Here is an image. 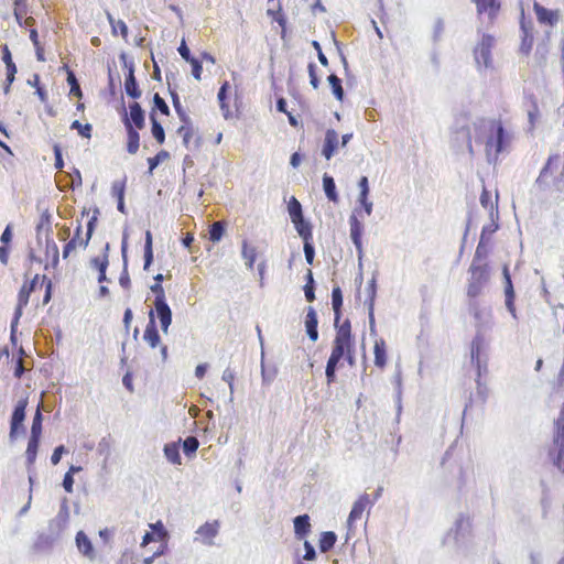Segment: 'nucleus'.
<instances>
[{
	"instance_id": "nucleus-14",
	"label": "nucleus",
	"mask_w": 564,
	"mask_h": 564,
	"mask_svg": "<svg viewBox=\"0 0 564 564\" xmlns=\"http://www.w3.org/2000/svg\"><path fill=\"white\" fill-rule=\"evenodd\" d=\"M502 275H503V283H505V290H503L505 291V304H506L508 312L511 314V316L514 319H517L518 316H517V310H516V305H514L516 293H514V288L512 284L511 275H510V272H509V269L507 265L503 267Z\"/></svg>"
},
{
	"instance_id": "nucleus-55",
	"label": "nucleus",
	"mask_w": 564,
	"mask_h": 564,
	"mask_svg": "<svg viewBox=\"0 0 564 564\" xmlns=\"http://www.w3.org/2000/svg\"><path fill=\"white\" fill-rule=\"evenodd\" d=\"M230 85L228 82H225L220 88H219V91H218V100H219V104H220V108L223 110H226V113H225V117L228 116V112H229V109H228V105L226 104V99H227V90L229 89Z\"/></svg>"
},
{
	"instance_id": "nucleus-11",
	"label": "nucleus",
	"mask_w": 564,
	"mask_h": 564,
	"mask_svg": "<svg viewBox=\"0 0 564 564\" xmlns=\"http://www.w3.org/2000/svg\"><path fill=\"white\" fill-rule=\"evenodd\" d=\"M470 531L469 518L460 513L454 522L453 528L447 532L443 540V544L458 546L459 543L468 535Z\"/></svg>"
},
{
	"instance_id": "nucleus-25",
	"label": "nucleus",
	"mask_w": 564,
	"mask_h": 564,
	"mask_svg": "<svg viewBox=\"0 0 564 564\" xmlns=\"http://www.w3.org/2000/svg\"><path fill=\"white\" fill-rule=\"evenodd\" d=\"M294 533L299 540L306 538L311 532V522L308 514L297 516L294 521Z\"/></svg>"
},
{
	"instance_id": "nucleus-13",
	"label": "nucleus",
	"mask_w": 564,
	"mask_h": 564,
	"mask_svg": "<svg viewBox=\"0 0 564 564\" xmlns=\"http://www.w3.org/2000/svg\"><path fill=\"white\" fill-rule=\"evenodd\" d=\"M90 240V234H83V226L78 224L76 227L74 237L64 246L63 248V258L66 259L69 254L75 251L77 248L85 249Z\"/></svg>"
},
{
	"instance_id": "nucleus-46",
	"label": "nucleus",
	"mask_w": 564,
	"mask_h": 564,
	"mask_svg": "<svg viewBox=\"0 0 564 564\" xmlns=\"http://www.w3.org/2000/svg\"><path fill=\"white\" fill-rule=\"evenodd\" d=\"M153 261L152 250V235L150 230L145 232V246H144V269L147 270Z\"/></svg>"
},
{
	"instance_id": "nucleus-17",
	"label": "nucleus",
	"mask_w": 564,
	"mask_h": 564,
	"mask_svg": "<svg viewBox=\"0 0 564 564\" xmlns=\"http://www.w3.org/2000/svg\"><path fill=\"white\" fill-rule=\"evenodd\" d=\"M469 311L476 319V335L478 334V329L480 325L487 323L488 328L484 329V337L487 339L486 334L491 329L492 322L491 315L486 310H481L475 300H470L469 302Z\"/></svg>"
},
{
	"instance_id": "nucleus-45",
	"label": "nucleus",
	"mask_w": 564,
	"mask_h": 564,
	"mask_svg": "<svg viewBox=\"0 0 564 564\" xmlns=\"http://www.w3.org/2000/svg\"><path fill=\"white\" fill-rule=\"evenodd\" d=\"M13 13L18 23L21 24L28 14V0H14Z\"/></svg>"
},
{
	"instance_id": "nucleus-31",
	"label": "nucleus",
	"mask_w": 564,
	"mask_h": 564,
	"mask_svg": "<svg viewBox=\"0 0 564 564\" xmlns=\"http://www.w3.org/2000/svg\"><path fill=\"white\" fill-rule=\"evenodd\" d=\"M76 544H77L78 550L85 556H88L90 558L94 557L93 544H91L90 540L88 539V536L83 531L77 532Z\"/></svg>"
},
{
	"instance_id": "nucleus-54",
	"label": "nucleus",
	"mask_w": 564,
	"mask_h": 564,
	"mask_svg": "<svg viewBox=\"0 0 564 564\" xmlns=\"http://www.w3.org/2000/svg\"><path fill=\"white\" fill-rule=\"evenodd\" d=\"M533 45V33L521 34L520 52L529 55Z\"/></svg>"
},
{
	"instance_id": "nucleus-18",
	"label": "nucleus",
	"mask_w": 564,
	"mask_h": 564,
	"mask_svg": "<svg viewBox=\"0 0 564 564\" xmlns=\"http://www.w3.org/2000/svg\"><path fill=\"white\" fill-rule=\"evenodd\" d=\"M389 361L388 345L383 338H377L373 343V364L383 370Z\"/></svg>"
},
{
	"instance_id": "nucleus-4",
	"label": "nucleus",
	"mask_w": 564,
	"mask_h": 564,
	"mask_svg": "<svg viewBox=\"0 0 564 564\" xmlns=\"http://www.w3.org/2000/svg\"><path fill=\"white\" fill-rule=\"evenodd\" d=\"M488 328V324L480 325L478 334L475 335L470 345V361L476 369V393L475 398L481 404H485L489 389L486 383L481 382V377L488 372V339L484 337V329Z\"/></svg>"
},
{
	"instance_id": "nucleus-12",
	"label": "nucleus",
	"mask_w": 564,
	"mask_h": 564,
	"mask_svg": "<svg viewBox=\"0 0 564 564\" xmlns=\"http://www.w3.org/2000/svg\"><path fill=\"white\" fill-rule=\"evenodd\" d=\"M553 445L550 458H564V401L558 417L554 422Z\"/></svg>"
},
{
	"instance_id": "nucleus-21",
	"label": "nucleus",
	"mask_w": 564,
	"mask_h": 564,
	"mask_svg": "<svg viewBox=\"0 0 564 564\" xmlns=\"http://www.w3.org/2000/svg\"><path fill=\"white\" fill-rule=\"evenodd\" d=\"M338 133L334 129H328L325 133V140L322 150V154L325 156L326 160H329L334 155L338 147Z\"/></svg>"
},
{
	"instance_id": "nucleus-16",
	"label": "nucleus",
	"mask_w": 564,
	"mask_h": 564,
	"mask_svg": "<svg viewBox=\"0 0 564 564\" xmlns=\"http://www.w3.org/2000/svg\"><path fill=\"white\" fill-rule=\"evenodd\" d=\"M28 406V399H20L13 410L10 424V435L13 437L23 427L25 419V409Z\"/></svg>"
},
{
	"instance_id": "nucleus-29",
	"label": "nucleus",
	"mask_w": 564,
	"mask_h": 564,
	"mask_svg": "<svg viewBox=\"0 0 564 564\" xmlns=\"http://www.w3.org/2000/svg\"><path fill=\"white\" fill-rule=\"evenodd\" d=\"M219 529L218 521L206 522L197 530V534L206 543H212L213 539L217 535Z\"/></svg>"
},
{
	"instance_id": "nucleus-10",
	"label": "nucleus",
	"mask_w": 564,
	"mask_h": 564,
	"mask_svg": "<svg viewBox=\"0 0 564 564\" xmlns=\"http://www.w3.org/2000/svg\"><path fill=\"white\" fill-rule=\"evenodd\" d=\"M383 491L382 487H378L372 498L368 494H362L352 505L350 513L348 516V524L352 525L357 521L362 519L365 511L369 510L373 503L381 497Z\"/></svg>"
},
{
	"instance_id": "nucleus-58",
	"label": "nucleus",
	"mask_w": 564,
	"mask_h": 564,
	"mask_svg": "<svg viewBox=\"0 0 564 564\" xmlns=\"http://www.w3.org/2000/svg\"><path fill=\"white\" fill-rule=\"evenodd\" d=\"M166 458H180V442H172L164 446Z\"/></svg>"
},
{
	"instance_id": "nucleus-39",
	"label": "nucleus",
	"mask_w": 564,
	"mask_h": 564,
	"mask_svg": "<svg viewBox=\"0 0 564 564\" xmlns=\"http://www.w3.org/2000/svg\"><path fill=\"white\" fill-rule=\"evenodd\" d=\"M108 20H109V23L111 25L112 34L113 35L120 34L122 36V39L127 41L128 35H129V31H128V26L124 23V21L116 20L110 14H108Z\"/></svg>"
},
{
	"instance_id": "nucleus-62",
	"label": "nucleus",
	"mask_w": 564,
	"mask_h": 564,
	"mask_svg": "<svg viewBox=\"0 0 564 564\" xmlns=\"http://www.w3.org/2000/svg\"><path fill=\"white\" fill-rule=\"evenodd\" d=\"M492 223L482 227L480 239L481 242H485L489 237L497 231L499 228L498 224L491 218Z\"/></svg>"
},
{
	"instance_id": "nucleus-52",
	"label": "nucleus",
	"mask_w": 564,
	"mask_h": 564,
	"mask_svg": "<svg viewBox=\"0 0 564 564\" xmlns=\"http://www.w3.org/2000/svg\"><path fill=\"white\" fill-rule=\"evenodd\" d=\"M169 158V152L165 150L160 151L156 155L148 159L149 164V174L151 175L154 169L160 164V162L166 160Z\"/></svg>"
},
{
	"instance_id": "nucleus-2",
	"label": "nucleus",
	"mask_w": 564,
	"mask_h": 564,
	"mask_svg": "<svg viewBox=\"0 0 564 564\" xmlns=\"http://www.w3.org/2000/svg\"><path fill=\"white\" fill-rule=\"evenodd\" d=\"M335 328L336 334L325 369L328 384L336 381V369L341 359L347 360L350 366L355 364V339L351 333L350 321L346 318L340 325H335Z\"/></svg>"
},
{
	"instance_id": "nucleus-50",
	"label": "nucleus",
	"mask_w": 564,
	"mask_h": 564,
	"mask_svg": "<svg viewBox=\"0 0 564 564\" xmlns=\"http://www.w3.org/2000/svg\"><path fill=\"white\" fill-rule=\"evenodd\" d=\"M198 441L196 437L194 436H188L184 440L182 446H183V452L186 456H191L192 454H194L196 452V449L198 448Z\"/></svg>"
},
{
	"instance_id": "nucleus-33",
	"label": "nucleus",
	"mask_w": 564,
	"mask_h": 564,
	"mask_svg": "<svg viewBox=\"0 0 564 564\" xmlns=\"http://www.w3.org/2000/svg\"><path fill=\"white\" fill-rule=\"evenodd\" d=\"M274 0H269V3H272ZM267 14L271 17L274 21H276L282 28L285 26L286 19L283 13L282 4L280 0H276V2L268 8Z\"/></svg>"
},
{
	"instance_id": "nucleus-35",
	"label": "nucleus",
	"mask_w": 564,
	"mask_h": 564,
	"mask_svg": "<svg viewBox=\"0 0 564 564\" xmlns=\"http://www.w3.org/2000/svg\"><path fill=\"white\" fill-rule=\"evenodd\" d=\"M337 541V536L333 531L323 532L319 536L318 547L321 552L326 553L332 550Z\"/></svg>"
},
{
	"instance_id": "nucleus-48",
	"label": "nucleus",
	"mask_w": 564,
	"mask_h": 564,
	"mask_svg": "<svg viewBox=\"0 0 564 564\" xmlns=\"http://www.w3.org/2000/svg\"><path fill=\"white\" fill-rule=\"evenodd\" d=\"M151 110H159L162 115L169 116L170 115V108L165 100L156 93L153 96V108ZM156 116V113H154Z\"/></svg>"
},
{
	"instance_id": "nucleus-32",
	"label": "nucleus",
	"mask_w": 564,
	"mask_h": 564,
	"mask_svg": "<svg viewBox=\"0 0 564 564\" xmlns=\"http://www.w3.org/2000/svg\"><path fill=\"white\" fill-rule=\"evenodd\" d=\"M150 120L151 132L153 138L156 140L159 144H163L165 142V132L162 124L159 122L156 116L154 115V110L150 111Z\"/></svg>"
},
{
	"instance_id": "nucleus-36",
	"label": "nucleus",
	"mask_w": 564,
	"mask_h": 564,
	"mask_svg": "<svg viewBox=\"0 0 564 564\" xmlns=\"http://www.w3.org/2000/svg\"><path fill=\"white\" fill-rule=\"evenodd\" d=\"M241 254L246 265L252 270L257 259V249L253 246H250L247 240H243Z\"/></svg>"
},
{
	"instance_id": "nucleus-6",
	"label": "nucleus",
	"mask_w": 564,
	"mask_h": 564,
	"mask_svg": "<svg viewBox=\"0 0 564 564\" xmlns=\"http://www.w3.org/2000/svg\"><path fill=\"white\" fill-rule=\"evenodd\" d=\"M45 288V294L43 299V304H47L52 297V281L46 275L35 274L33 279L30 281H25L19 293H18V302L14 311V316L11 323L12 329L18 325L22 314L23 308L28 305L31 293L35 290L37 284Z\"/></svg>"
},
{
	"instance_id": "nucleus-61",
	"label": "nucleus",
	"mask_w": 564,
	"mask_h": 564,
	"mask_svg": "<svg viewBox=\"0 0 564 564\" xmlns=\"http://www.w3.org/2000/svg\"><path fill=\"white\" fill-rule=\"evenodd\" d=\"M444 29V21L441 18H437L433 25L432 39L434 42H438L442 39Z\"/></svg>"
},
{
	"instance_id": "nucleus-41",
	"label": "nucleus",
	"mask_w": 564,
	"mask_h": 564,
	"mask_svg": "<svg viewBox=\"0 0 564 564\" xmlns=\"http://www.w3.org/2000/svg\"><path fill=\"white\" fill-rule=\"evenodd\" d=\"M288 212H289L291 221H294L297 219L300 220V218H303L302 205L294 196H292L289 200Z\"/></svg>"
},
{
	"instance_id": "nucleus-27",
	"label": "nucleus",
	"mask_w": 564,
	"mask_h": 564,
	"mask_svg": "<svg viewBox=\"0 0 564 564\" xmlns=\"http://www.w3.org/2000/svg\"><path fill=\"white\" fill-rule=\"evenodd\" d=\"M358 185L360 188V194H359L358 200H359L360 205L365 208L366 214L370 215L372 212V203L369 202V199H368L369 184H368L367 176H361Z\"/></svg>"
},
{
	"instance_id": "nucleus-19",
	"label": "nucleus",
	"mask_w": 564,
	"mask_h": 564,
	"mask_svg": "<svg viewBox=\"0 0 564 564\" xmlns=\"http://www.w3.org/2000/svg\"><path fill=\"white\" fill-rule=\"evenodd\" d=\"M533 10L541 24L554 26L558 22L557 11L550 10L538 2H534Z\"/></svg>"
},
{
	"instance_id": "nucleus-30",
	"label": "nucleus",
	"mask_w": 564,
	"mask_h": 564,
	"mask_svg": "<svg viewBox=\"0 0 564 564\" xmlns=\"http://www.w3.org/2000/svg\"><path fill=\"white\" fill-rule=\"evenodd\" d=\"M332 305H333V311H334V316H335V318H334L335 325H340L341 323H339V321L341 317L343 293H341V289L339 286L333 288Z\"/></svg>"
},
{
	"instance_id": "nucleus-26",
	"label": "nucleus",
	"mask_w": 564,
	"mask_h": 564,
	"mask_svg": "<svg viewBox=\"0 0 564 564\" xmlns=\"http://www.w3.org/2000/svg\"><path fill=\"white\" fill-rule=\"evenodd\" d=\"M349 225H350L351 240L355 243L357 250L359 252H361V248H362L361 236H362V231H364V226L355 215L350 216Z\"/></svg>"
},
{
	"instance_id": "nucleus-42",
	"label": "nucleus",
	"mask_w": 564,
	"mask_h": 564,
	"mask_svg": "<svg viewBox=\"0 0 564 564\" xmlns=\"http://www.w3.org/2000/svg\"><path fill=\"white\" fill-rule=\"evenodd\" d=\"M480 204L484 208H489L490 218H492L494 216H496L498 218V206H497V204L495 205L491 202V195L485 188L480 195Z\"/></svg>"
},
{
	"instance_id": "nucleus-23",
	"label": "nucleus",
	"mask_w": 564,
	"mask_h": 564,
	"mask_svg": "<svg viewBox=\"0 0 564 564\" xmlns=\"http://www.w3.org/2000/svg\"><path fill=\"white\" fill-rule=\"evenodd\" d=\"M318 319L317 314L314 307L308 306L305 316V328L306 333L312 341H316L318 339V330H317Z\"/></svg>"
},
{
	"instance_id": "nucleus-20",
	"label": "nucleus",
	"mask_w": 564,
	"mask_h": 564,
	"mask_svg": "<svg viewBox=\"0 0 564 564\" xmlns=\"http://www.w3.org/2000/svg\"><path fill=\"white\" fill-rule=\"evenodd\" d=\"M154 308L158 318L161 323V328L164 333H167L169 326L172 323V311L166 301H154Z\"/></svg>"
},
{
	"instance_id": "nucleus-37",
	"label": "nucleus",
	"mask_w": 564,
	"mask_h": 564,
	"mask_svg": "<svg viewBox=\"0 0 564 564\" xmlns=\"http://www.w3.org/2000/svg\"><path fill=\"white\" fill-rule=\"evenodd\" d=\"M323 186H324V191H325V194H326L327 198L330 202H333V203H337L338 202V194H337V191H336L335 181H334V178L330 175L324 174V176H323Z\"/></svg>"
},
{
	"instance_id": "nucleus-59",
	"label": "nucleus",
	"mask_w": 564,
	"mask_h": 564,
	"mask_svg": "<svg viewBox=\"0 0 564 564\" xmlns=\"http://www.w3.org/2000/svg\"><path fill=\"white\" fill-rule=\"evenodd\" d=\"M124 191H126V178L115 181L111 185V193L117 198H123L124 197Z\"/></svg>"
},
{
	"instance_id": "nucleus-38",
	"label": "nucleus",
	"mask_w": 564,
	"mask_h": 564,
	"mask_svg": "<svg viewBox=\"0 0 564 564\" xmlns=\"http://www.w3.org/2000/svg\"><path fill=\"white\" fill-rule=\"evenodd\" d=\"M297 234L300 235V237L305 241V240H312L313 239V235H312V226L310 225V223H307L304 217L303 218H300V220H294L292 221Z\"/></svg>"
},
{
	"instance_id": "nucleus-8",
	"label": "nucleus",
	"mask_w": 564,
	"mask_h": 564,
	"mask_svg": "<svg viewBox=\"0 0 564 564\" xmlns=\"http://www.w3.org/2000/svg\"><path fill=\"white\" fill-rule=\"evenodd\" d=\"M495 45V37L490 34H482L480 41L474 48V59L479 72L492 67L491 50Z\"/></svg>"
},
{
	"instance_id": "nucleus-9",
	"label": "nucleus",
	"mask_w": 564,
	"mask_h": 564,
	"mask_svg": "<svg viewBox=\"0 0 564 564\" xmlns=\"http://www.w3.org/2000/svg\"><path fill=\"white\" fill-rule=\"evenodd\" d=\"M470 279L467 289V295L470 300H475L482 291L486 285L489 271L487 264H478L475 261L471 262L469 268Z\"/></svg>"
},
{
	"instance_id": "nucleus-49",
	"label": "nucleus",
	"mask_w": 564,
	"mask_h": 564,
	"mask_svg": "<svg viewBox=\"0 0 564 564\" xmlns=\"http://www.w3.org/2000/svg\"><path fill=\"white\" fill-rule=\"evenodd\" d=\"M177 134L182 138L185 148L189 147V142L194 135V130L189 124H183L177 129Z\"/></svg>"
},
{
	"instance_id": "nucleus-51",
	"label": "nucleus",
	"mask_w": 564,
	"mask_h": 564,
	"mask_svg": "<svg viewBox=\"0 0 564 564\" xmlns=\"http://www.w3.org/2000/svg\"><path fill=\"white\" fill-rule=\"evenodd\" d=\"M70 129L73 130H77L78 133L84 137V138H87V139H90L91 138V130H93V127L91 124L89 123H80L78 120H75L72 122L70 124Z\"/></svg>"
},
{
	"instance_id": "nucleus-1",
	"label": "nucleus",
	"mask_w": 564,
	"mask_h": 564,
	"mask_svg": "<svg viewBox=\"0 0 564 564\" xmlns=\"http://www.w3.org/2000/svg\"><path fill=\"white\" fill-rule=\"evenodd\" d=\"M475 142H485L489 163L510 147L513 133L500 120L479 118L475 120Z\"/></svg>"
},
{
	"instance_id": "nucleus-24",
	"label": "nucleus",
	"mask_w": 564,
	"mask_h": 564,
	"mask_svg": "<svg viewBox=\"0 0 564 564\" xmlns=\"http://www.w3.org/2000/svg\"><path fill=\"white\" fill-rule=\"evenodd\" d=\"M124 90L128 96L133 99H138L141 97V90L138 86V83L134 77V68L133 65L128 67V74L124 79Z\"/></svg>"
},
{
	"instance_id": "nucleus-15",
	"label": "nucleus",
	"mask_w": 564,
	"mask_h": 564,
	"mask_svg": "<svg viewBox=\"0 0 564 564\" xmlns=\"http://www.w3.org/2000/svg\"><path fill=\"white\" fill-rule=\"evenodd\" d=\"M122 121L124 127H127L128 122V124H131V127H134L135 129L144 128L145 116L139 102L134 101L129 105V112L124 113Z\"/></svg>"
},
{
	"instance_id": "nucleus-43",
	"label": "nucleus",
	"mask_w": 564,
	"mask_h": 564,
	"mask_svg": "<svg viewBox=\"0 0 564 564\" xmlns=\"http://www.w3.org/2000/svg\"><path fill=\"white\" fill-rule=\"evenodd\" d=\"M327 80L332 87L333 94L336 97V99L341 101L344 98V89L341 86V79L337 75L330 74L328 76Z\"/></svg>"
},
{
	"instance_id": "nucleus-57",
	"label": "nucleus",
	"mask_w": 564,
	"mask_h": 564,
	"mask_svg": "<svg viewBox=\"0 0 564 564\" xmlns=\"http://www.w3.org/2000/svg\"><path fill=\"white\" fill-rule=\"evenodd\" d=\"M41 404H39L37 410L35 412V415L33 417L32 426H31V434L40 435L42 433V413L40 409Z\"/></svg>"
},
{
	"instance_id": "nucleus-47",
	"label": "nucleus",
	"mask_w": 564,
	"mask_h": 564,
	"mask_svg": "<svg viewBox=\"0 0 564 564\" xmlns=\"http://www.w3.org/2000/svg\"><path fill=\"white\" fill-rule=\"evenodd\" d=\"M473 1L476 3L477 10L479 13H482L486 11H490V13H492V12H497L499 9V3L497 2V0H473Z\"/></svg>"
},
{
	"instance_id": "nucleus-60",
	"label": "nucleus",
	"mask_w": 564,
	"mask_h": 564,
	"mask_svg": "<svg viewBox=\"0 0 564 564\" xmlns=\"http://www.w3.org/2000/svg\"><path fill=\"white\" fill-rule=\"evenodd\" d=\"M46 253L52 256V264L56 267L58 263L59 250L53 240L46 241Z\"/></svg>"
},
{
	"instance_id": "nucleus-3",
	"label": "nucleus",
	"mask_w": 564,
	"mask_h": 564,
	"mask_svg": "<svg viewBox=\"0 0 564 564\" xmlns=\"http://www.w3.org/2000/svg\"><path fill=\"white\" fill-rule=\"evenodd\" d=\"M335 328L336 334L325 369L328 384L336 381V369L341 359L347 360L350 366L355 364V339L351 333L350 321L346 318L340 325H335Z\"/></svg>"
},
{
	"instance_id": "nucleus-53",
	"label": "nucleus",
	"mask_w": 564,
	"mask_h": 564,
	"mask_svg": "<svg viewBox=\"0 0 564 564\" xmlns=\"http://www.w3.org/2000/svg\"><path fill=\"white\" fill-rule=\"evenodd\" d=\"M80 469H82L80 467L72 466L69 468V470L65 474L64 479H63V487H64L65 491H67L68 494L73 492V485H74L73 474L76 471H79Z\"/></svg>"
},
{
	"instance_id": "nucleus-22",
	"label": "nucleus",
	"mask_w": 564,
	"mask_h": 564,
	"mask_svg": "<svg viewBox=\"0 0 564 564\" xmlns=\"http://www.w3.org/2000/svg\"><path fill=\"white\" fill-rule=\"evenodd\" d=\"M150 321L145 327L143 338L150 345L151 348H155L160 345L161 338L154 322V313L150 311L149 313Z\"/></svg>"
},
{
	"instance_id": "nucleus-44",
	"label": "nucleus",
	"mask_w": 564,
	"mask_h": 564,
	"mask_svg": "<svg viewBox=\"0 0 564 564\" xmlns=\"http://www.w3.org/2000/svg\"><path fill=\"white\" fill-rule=\"evenodd\" d=\"M225 234V223L224 221H215L209 227V240L213 242H218L221 240Z\"/></svg>"
},
{
	"instance_id": "nucleus-64",
	"label": "nucleus",
	"mask_w": 564,
	"mask_h": 564,
	"mask_svg": "<svg viewBox=\"0 0 564 564\" xmlns=\"http://www.w3.org/2000/svg\"><path fill=\"white\" fill-rule=\"evenodd\" d=\"M188 63L192 65V74L195 77V79L200 80L203 73L202 63L195 57L191 59Z\"/></svg>"
},
{
	"instance_id": "nucleus-63",
	"label": "nucleus",
	"mask_w": 564,
	"mask_h": 564,
	"mask_svg": "<svg viewBox=\"0 0 564 564\" xmlns=\"http://www.w3.org/2000/svg\"><path fill=\"white\" fill-rule=\"evenodd\" d=\"M310 83L314 89L319 87V78L316 74V65L314 63L308 64Z\"/></svg>"
},
{
	"instance_id": "nucleus-34",
	"label": "nucleus",
	"mask_w": 564,
	"mask_h": 564,
	"mask_svg": "<svg viewBox=\"0 0 564 564\" xmlns=\"http://www.w3.org/2000/svg\"><path fill=\"white\" fill-rule=\"evenodd\" d=\"M108 256L107 254H104L102 257H95L90 260V264L93 268H95L96 270H98L99 274H98V282H104L106 281V270H107V267H108Z\"/></svg>"
},
{
	"instance_id": "nucleus-7",
	"label": "nucleus",
	"mask_w": 564,
	"mask_h": 564,
	"mask_svg": "<svg viewBox=\"0 0 564 564\" xmlns=\"http://www.w3.org/2000/svg\"><path fill=\"white\" fill-rule=\"evenodd\" d=\"M560 160V154H552L547 158L544 166L540 171V174L534 182V189L541 193L549 192L553 188L557 192L564 191V171H562V173L557 176L554 175L558 167Z\"/></svg>"
},
{
	"instance_id": "nucleus-28",
	"label": "nucleus",
	"mask_w": 564,
	"mask_h": 564,
	"mask_svg": "<svg viewBox=\"0 0 564 564\" xmlns=\"http://www.w3.org/2000/svg\"><path fill=\"white\" fill-rule=\"evenodd\" d=\"M124 128L127 131V151L130 154H135L140 148V129H135L134 127H131V124L128 123Z\"/></svg>"
},
{
	"instance_id": "nucleus-56",
	"label": "nucleus",
	"mask_w": 564,
	"mask_h": 564,
	"mask_svg": "<svg viewBox=\"0 0 564 564\" xmlns=\"http://www.w3.org/2000/svg\"><path fill=\"white\" fill-rule=\"evenodd\" d=\"M40 443V435L31 434L26 447V456L28 458H34L37 453V447Z\"/></svg>"
},
{
	"instance_id": "nucleus-5",
	"label": "nucleus",
	"mask_w": 564,
	"mask_h": 564,
	"mask_svg": "<svg viewBox=\"0 0 564 564\" xmlns=\"http://www.w3.org/2000/svg\"><path fill=\"white\" fill-rule=\"evenodd\" d=\"M474 124L475 121L465 115L455 119L451 131V147L456 153H468L470 158L474 155L471 143L473 138L475 139Z\"/></svg>"
},
{
	"instance_id": "nucleus-40",
	"label": "nucleus",
	"mask_w": 564,
	"mask_h": 564,
	"mask_svg": "<svg viewBox=\"0 0 564 564\" xmlns=\"http://www.w3.org/2000/svg\"><path fill=\"white\" fill-rule=\"evenodd\" d=\"M65 69L67 72V83L70 87L69 89V94L70 95H74L78 98H82L83 97V93H82V89H80V86L78 84V80L74 74V72L72 69H69V67L67 65H65Z\"/></svg>"
}]
</instances>
